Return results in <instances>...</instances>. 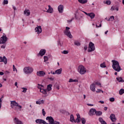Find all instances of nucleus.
Here are the masks:
<instances>
[{"instance_id":"nucleus-35","label":"nucleus","mask_w":124,"mask_h":124,"mask_svg":"<svg viewBox=\"0 0 124 124\" xmlns=\"http://www.w3.org/2000/svg\"><path fill=\"white\" fill-rule=\"evenodd\" d=\"M62 54H63V55H67L68 53H69V51L67 50H64L62 51Z\"/></svg>"},{"instance_id":"nucleus-28","label":"nucleus","mask_w":124,"mask_h":124,"mask_svg":"<svg viewBox=\"0 0 124 124\" xmlns=\"http://www.w3.org/2000/svg\"><path fill=\"white\" fill-rule=\"evenodd\" d=\"M69 83H76L78 82V79H73L72 78H70L68 81Z\"/></svg>"},{"instance_id":"nucleus-1","label":"nucleus","mask_w":124,"mask_h":124,"mask_svg":"<svg viewBox=\"0 0 124 124\" xmlns=\"http://www.w3.org/2000/svg\"><path fill=\"white\" fill-rule=\"evenodd\" d=\"M46 120L48 121V123H47L46 121L42 119H36L35 120V123L37 124H60V122L55 121V120H54V118H53L52 116L46 117Z\"/></svg>"},{"instance_id":"nucleus-15","label":"nucleus","mask_w":124,"mask_h":124,"mask_svg":"<svg viewBox=\"0 0 124 124\" xmlns=\"http://www.w3.org/2000/svg\"><path fill=\"white\" fill-rule=\"evenodd\" d=\"M14 122L16 124H24L21 120L16 117L14 119Z\"/></svg>"},{"instance_id":"nucleus-25","label":"nucleus","mask_w":124,"mask_h":124,"mask_svg":"<svg viewBox=\"0 0 124 124\" xmlns=\"http://www.w3.org/2000/svg\"><path fill=\"white\" fill-rule=\"evenodd\" d=\"M116 80L119 83H124V80L123 79V78H122V77H118V78H116Z\"/></svg>"},{"instance_id":"nucleus-55","label":"nucleus","mask_w":124,"mask_h":124,"mask_svg":"<svg viewBox=\"0 0 124 124\" xmlns=\"http://www.w3.org/2000/svg\"><path fill=\"white\" fill-rule=\"evenodd\" d=\"M15 86H16V88H18V83H17V82H15Z\"/></svg>"},{"instance_id":"nucleus-51","label":"nucleus","mask_w":124,"mask_h":124,"mask_svg":"<svg viewBox=\"0 0 124 124\" xmlns=\"http://www.w3.org/2000/svg\"><path fill=\"white\" fill-rule=\"evenodd\" d=\"M110 10L111 11H114V10H115V8H113V6H112L111 7Z\"/></svg>"},{"instance_id":"nucleus-7","label":"nucleus","mask_w":124,"mask_h":124,"mask_svg":"<svg viewBox=\"0 0 124 124\" xmlns=\"http://www.w3.org/2000/svg\"><path fill=\"white\" fill-rule=\"evenodd\" d=\"M23 72L25 74H31L33 72V68L31 66H26L23 68Z\"/></svg>"},{"instance_id":"nucleus-11","label":"nucleus","mask_w":124,"mask_h":124,"mask_svg":"<svg viewBox=\"0 0 124 124\" xmlns=\"http://www.w3.org/2000/svg\"><path fill=\"white\" fill-rule=\"evenodd\" d=\"M35 32L37 33V34H40L41 32H42V28L40 26H37L35 28Z\"/></svg>"},{"instance_id":"nucleus-50","label":"nucleus","mask_w":124,"mask_h":124,"mask_svg":"<svg viewBox=\"0 0 124 124\" xmlns=\"http://www.w3.org/2000/svg\"><path fill=\"white\" fill-rule=\"evenodd\" d=\"M2 97H3V96H2V97L0 98V104H2Z\"/></svg>"},{"instance_id":"nucleus-21","label":"nucleus","mask_w":124,"mask_h":124,"mask_svg":"<svg viewBox=\"0 0 124 124\" xmlns=\"http://www.w3.org/2000/svg\"><path fill=\"white\" fill-rule=\"evenodd\" d=\"M77 118L76 119V120H75V123H78V124H79L80 122L81 121V116H80V114L78 113L77 114Z\"/></svg>"},{"instance_id":"nucleus-24","label":"nucleus","mask_w":124,"mask_h":124,"mask_svg":"<svg viewBox=\"0 0 124 124\" xmlns=\"http://www.w3.org/2000/svg\"><path fill=\"white\" fill-rule=\"evenodd\" d=\"M98 121L101 124H107L106 122H105V121H104V120H103V118H102V117H99L98 118Z\"/></svg>"},{"instance_id":"nucleus-52","label":"nucleus","mask_w":124,"mask_h":124,"mask_svg":"<svg viewBox=\"0 0 124 124\" xmlns=\"http://www.w3.org/2000/svg\"><path fill=\"white\" fill-rule=\"evenodd\" d=\"M84 50L85 51H87V50H88V46H84Z\"/></svg>"},{"instance_id":"nucleus-19","label":"nucleus","mask_w":124,"mask_h":124,"mask_svg":"<svg viewBox=\"0 0 124 124\" xmlns=\"http://www.w3.org/2000/svg\"><path fill=\"white\" fill-rule=\"evenodd\" d=\"M46 12H47V13L52 14V13L54 12V9H53L50 5H48V9L46 10Z\"/></svg>"},{"instance_id":"nucleus-33","label":"nucleus","mask_w":124,"mask_h":124,"mask_svg":"<svg viewBox=\"0 0 124 124\" xmlns=\"http://www.w3.org/2000/svg\"><path fill=\"white\" fill-rule=\"evenodd\" d=\"M44 62H46V63H49V62H48V61L49 60V58H48V57L44 56Z\"/></svg>"},{"instance_id":"nucleus-8","label":"nucleus","mask_w":124,"mask_h":124,"mask_svg":"<svg viewBox=\"0 0 124 124\" xmlns=\"http://www.w3.org/2000/svg\"><path fill=\"white\" fill-rule=\"evenodd\" d=\"M94 51H95V46H94V44L92 42H90L88 46V52H89V53H91Z\"/></svg>"},{"instance_id":"nucleus-47","label":"nucleus","mask_w":124,"mask_h":124,"mask_svg":"<svg viewBox=\"0 0 124 124\" xmlns=\"http://www.w3.org/2000/svg\"><path fill=\"white\" fill-rule=\"evenodd\" d=\"M101 27H102L101 23H100L99 26L97 24L96 25V28H101Z\"/></svg>"},{"instance_id":"nucleus-56","label":"nucleus","mask_w":124,"mask_h":124,"mask_svg":"<svg viewBox=\"0 0 124 124\" xmlns=\"http://www.w3.org/2000/svg\"><path fill=\"white\" fill-rule=\"evenodd\" d=\"M87 105H88V106H93V105L92 104H87Z\"/></svg>"},{"instance_id":"nucleus-54","label":"nucleus","mask_w":124,"mask_h":124,"mask_svg":"<svg viewBox=\"0 0 124 124\" xmlns=\"http://www.w3.org/2000/svg\"><path fill=\"white\" fill-rule=\"evenodd\" d=\"M82 12H83V13L85 14V15H87V16H89V13H87V12H84V11H82Z\"/></svg>"},{"instance_id":"nucleus-18","label":"nucleus","mask_w":124,"mask_h":124,"mask_svg":"<svg viewBox=\"0 0 124 124\" xmlns=\"http://www.w3.org/2000/svg\"><path fill=\"white\" fill-rule=\"evenodd\" d=\"M23 13L25 16H30L31 15V11L29 9H25Z\"/></svg>"},{"instance_id":"nucleus-2","label":"nucleus","mask_w":124,"mask_h":124,"mask_svg":"<svg viewBox=\"0 0 124 124\" xmlns=\"http://www.w3.org/2000/svg\"><path fill=\"white\" fill-rule=\"evenodd\" d=\"M53 85L49 84L47 86L46 89H44V86L43 85L38 84L37 86L38 89L40 90V92L44 94V95H47L48 92L52 91V87Z\"/></svg>"},{"instance_id":"nucleus-37","label":"nucleus","mask_w":124,"mask_h":124,"mask_svg":"<svg viewBox=\"0 0 124 124\" xmlns=\"http://www.w3.org/2000/svg\"><path fill=\"white\" fill-rule=\"evenodd\" d=\"M100 67H101V68H105V67H106V64H105V62L101 63Z\"/></svg>"},{"instance_id":"nucleus-34","label":"nucleus","mask_w":124,"mask_h":124,"mask_svg":"<svg viewBox=\"0 0 124 124\" xmlns=\"http://www.w3.org/2000/svg\"><path fill=\"white\" fill-rule=\"evenodd\" d=\"M74 45L76 46H81V43H80V42H79V41H76L74 42Z\"/></svg>"},{"instance_id":"nucleus-22","label":"nucleus","mask_w":124,"mask_h":124,"mask_svg":"<svg viewBox=\"0 0 124 124\" xmlns=\"http://www.w3.org/2000/svg\"><path fill=\"white\" fill-rule=\"evenodd\" d=\"M45 102V101L44 99L39 100L38 101H36V104H38V105H42V104H44Z\"/></svg>"},{"instance_id":"nucleus-29","label":"nucleus","mask_w":124,"mask_h":124,"mask_svg":"<svg viewBox=\"0 0 124 124\" xmlns=\"http://www.w3.org/2000/svg\"><path fill=\"white\" fill-rule=\"evenodd\" d=\"M78 1L79 3L85 4V3H87V2H88V0H78Z\"/></svg>"},{"instance_id":"nucleus-61","label":"nucleus","mask_w":124,"mask_h":124,"mask_svg":"<svg viewBox=\"0 0 124 124\" xmlns=\"http://www.w3.org/2000/svg\"><path fill=\"white\" fill-rule=\"evenodd\" d=\"M108 33V31H107L105 32V34H107Z\"/></svg>"},{"instance_id":"nucleus-53","label":"nucleus","mask_w":124,"mask_h":124,"mask_svg":"<svg viewBox=\"0 0 124 124\" xmlns=\"http://www.w3.org/2000/svg\"><path fill=\"white\" fill-rule=\"evenodd\" d=\"M99 103H101V104H104V101H99Z\"/></svg>"},{"instance_id":"nucleus-12","label":"nucleus","mask_w":124,"mask_h":124,"mask_svg":"<svg viewBox=\"0 0 124 124\" xmlns=\"http://www.w3.org/2000/svg\"><path fill=\"white\" fill-rule=\"evenodd\" d=\"M0 62H4V64H7V58L5 56H0Z\"/></svg>"},{"instance_id":"nucleus-45","label":"nucleus","mask_w":124,"mask_h":124,"mask_svg":"<svg viewBox=\"0 0 124 124\" xmlns=\"http://www.w3.org/2000/svg\"><path fill=\"white\" fill-rule=\"evenodd\" d=\"M42 114L43 116H45V115H46V112L44 110V108L42 109Z\"/></svg>"},{"instance_id":"nucleus-16","label":"nucleus","mask_w":124,"mask_h":124,"mask_svg":"<svg viewBox=\"0 0 124 124\" xmlns=\"http://www.w3.org/2000/svg\"><path fill=\"white\" fill-rule=\"evenodd\" d=\"M110 120L113 122H116L117 118H116V115L114 114H111L109 117Z\"/></svg>"},{"instance_id":"nucleus-26","label":"nucleus","mask_w":124,"mask_h":124,"mask_svg":"<svg viewBox=\"0 0 124 124\" xmlns=\"http://www.w3.org/2000/svg\"><path fill=\"white\" fill-rule=\"evenodd\" d=\"M70 121L71 123H75V119H74V116H73L72 114L70 115Z\"/></svg>"},{"instance_id":"nucleus-9","label":"nucleus","mask_w":124,"mask_h":124,"mask_svg":"<svg viewBox=\"0 0 124 124\" xmlns=\"http://www.w3.org/2000/svg\"><path fill=\"white\" fill-rule=\"evenodd\" d=\"M7 41V37H6L5 33H3L2 36L0 38V44H5V43H6Z\"/></svg>"},{"instance_id":"nucleus-27","label":"nucleus","mask_w":124,"mask_h":124,"mask_svg":"<svg viewBox=\"0 0 124 124\" xmlns=\"http://www.w3.org/2000/svg\"><path fill=\"white\" fill-rule=\"evenodd\" d=\"M91 19H93L94 18L95 15L93 13H89L88 16Z\"/></svg>"},{"instance_id":"nucleus-60","label":"nucleus","mask_w":124,"mask_h":124,"mask_svg":"<svg viewBox=\"0 0 124 124\" xmlns=\"http://www.w3.org/2000/svg\"><path fill=\"white\" fill-rule=\"evenodd\" d=\"M115 9L116 11H119V7H117Z\"/></svg>"},{"instance_id":"nucleus-64","label":"nucleus","mask_w":124,"mask_h":124,"mask_svg":"<svg viewBox=\"0 0 124 124\" xmlns=\"http://www.w3.org/2000/svg\"><path fill=\"white\" fill-rule=\"evenodd\" d=\"M123 4L124 5V0H122Z\"/></svg>"},{"instance_id":"nucleus-63","label":"nucleus","mask_w":124,"mask_h":124,"mask_svg":"<svg viewBox=\"0 0 124 124\" xmlns=\"http://www.w3.org/2000/svg\"><path fill=\"white\" fill-rule=\"evenodd\" d=\"M83 96H84V99H86V95L84 94Z\"/></svg>"},{"instance_id":"nucleus-32","label":"nucleus","mask_w":124,"mask_h":124,"mask_svg":"<svg viewBox=\"0 0 124 124\" xmlns=\"http://www.w3.org/2000/svg\"><path fill=\"white\" fill-rule=\"evenodd\" d=\"M104 3H105V4H107V5H111V0H107L106 1L104 2Z\"/></svg>"},{"instance_id":"nucleus-48","label":"nucleus","mask_w":124,"mask_h":124,"mask_svg":"<svg viewBox=\"0 0 124 124\" xmlns=\"http://www.w3.org/2000/svg\"><path fill=\"white\" fill-rule=\"evenodd\" d=\"M50 73L51 74H53V75H56V74H57V73H56V71L55 72L51 71Z\"/></svg>"},{"instance_id":"nucleus-41","label":"nucleus","mask_w":124,"mask_h":124,"mask_svg":"<svg viewBox=\"0 0 124 124\" xmlns=\"http://www.w3.org/2000/svg\"><path fill=\"white\" fill-rule=\"evenodd\" d=\"M109 100L110 101V102H114V101H115V98L110 97L109 98Z\"/></svg>"},{"instance_id":"nucleus-17","label":"nucleus","mask_w":124,"mask_h":124,"mask_svg":"<svg viewBox=\"0 0 124 124\" xmlns=\"http://www.w3.org/2000/svg\"><path fill=\"white\" fill-rule=\"evenodd\" d=\"M46 53V49H41L40 51L39 52V56H40L41 57H43L44 55Z\"/></svg>"},{"instance_id":"nucleus-59","label":"nucleus","mask_w":124,"mask_h":124,"mask_svg":"<svg viewBox=\"0 0 124 124\" xmlns=\"http://www.w3.org/2000/svg\"><path fill=\"white\" fill-rule=\"evenodd\" d=\"M3 74H4L3 73V72H0V75L2 76V75H3Z\"/></svg>"},{"instance_id":"nucleus-14","label":"nucleus","mask_w":124,"mask_h":124,"mask_svg":"<svg viewBox=\"0 0 124 124\" xmlns=\"http://www.w3.org/2000/svg\"><path fill=\"white\" fill-rule=\"evenodd\" d=\"M64 7L63 5L60 4L58 7V10L59 13H62L63 12Z\"/></svg>"},{"instance_id":"nucleus-62","label":"nucleus","mask_w":124,"mask_h":124,"mask_svg":"<svg viewBox=\"0 0 124 124\" xmlns=\"http://www.w3.org/2000/svg\"><path fill=\"white\" fill-rule=\"evenodd\" d=\"M56 89H57V90H60V86H57V87H56Z\"/></svg>"},{"instance_id":"nucleus-20","label":"nucleus","mask_w":124,"mask_h":124,"mask_svg":"<svg viewBox=\"0 0 124 124\" xmlns=\"http://www.w3.org/2000/svg\"><path fill=\"white\" fill-rule=\"evenodd\" d=\"M95 84L93 83L90 85V89L92 92H95Z\"/></svg>"},{"instance_id":"nucleus-57","label":"nucleus","mask_w":124,"mask_h":124,"mask_svg":"<svg viewBox=\"0 0 124 124\" xmlns=\"http://www.w3.org/2000/svg\"><path fill=\"white\" fill-rule=\"evenodd\" d=\"M13 8L14 9V10H16V7H15V6L13 5Z\"/></svg>"},{"instance_id":"nucleus-6","label":"nucleus","mask_w":124,"mask_h":124,"mask_svg":"<svg viewBox=\"0 0 124 124\" xmlns=\"http://www.w3.org/2000/svg\"><path fill=\"white\" fill-rule=\"evenodd\" d=\"M70 28L68 27H66L65 30H64L63 33L65 35L67 36L69 38H70L71 39L72 38H73V36L71 34V32H70Z\"/></svg>"},{"instance_id":"nucleus-31","label":"nucleus","mask_w":124,"mask_h":124,"mask_svg":"<svg viewBox=\"0 0 124 124\" xmlns=\"http://www.w3.org/2000/svg\"><path fill=\"white\" fill-rule=\"evenodd\" d=\"M95 114L96 116H101L102 115V111L96 110V112Z\"/></svg>"},{"instance_id":"nucleus-46","label":"nucleus","mask_w":124,"mask_h":124,"mask_svg":"<svg viewBox=\"0 0 124 124\" xmlns=\"http://www.w3.org/2000/svg\"><path fill=\"white\" fill-rule=\"evenodd\" d=\"M6 47V45H3L0 46V48H1V49H5V47Z\"/></svg>"},{"instance_id":"nucleus-38","label":"nucleus","mask_w":124,"mask_h":124,"mask_svg":"<svg viewBox=\"0 0 124 124\" xmlns=\"http://www.w3.org/2000/svg\"><path fill=\"white\" fill-rule=\"evenodd\" d=\"M3 5L8 4V0H3L2 2Z\"/></svg>"},{"instance_id":"nucleus-44","label":"nucleus","mask_w":124,"mask_h":124,"mask_svg":"<svg viewBox=\"0 0 124 124\" xmlns=\"http://www.w3.org/2000/svg\"><path fill=\"white\" fill-rule=\"evenodd\" d=\"M96 93H103L104 92H103V91L101 89H97V91H96Z\"/></svg>"},{"instance_id":"nucleus-49","label":"nucleus","mask_w":124,"mask_h":124,"mask_svg":"<svg viewBox=\"0 0 124 124\" xmlns=\"http://www.w3.org/2000/svg\"><path fill=\"white\" fill-rule=\"evenodd\" d=\"M49 80H50V81H54V80H55V78H49Z\"/></svg>"},{"instance_id":"nucleus-5","label":"nucleus","mask_w":124,"mask_h":124,"mask_svg":"<svg viewBox=\"0 0 124 124\" xmlns=\"http://www.w3.org/2000/svg\"><path fill=\"white\" fill-rule=\"evenodd\" d=\"M77 71L80 75H84L87 73V68L84 65L80 64L78 67Z\"/></svg>"},{"instance_id":"nucleus-23","label":"nucleus","mask_w":124,"mask_h":124,"mask_svg":"<svg viewBox=\"0 0 124 124\" xmlns=\"http://www.w3.org/2000/svg\"><path fill=\"white\" fill-rule=\"evenodd\" d=\"M62 72V68H61L56 70L57 75H61Z\"/></svg>"},{"instance_id":"nucleus-3","label":"nucleus","mask_w":124,"mask_h":124,"mask_svg":"<svg viewBox=\"0 0 124 124\" xmlns=\"http://www.w3.org/2000/svg\"><path fill=\"white\" fill-rule=\"evenodd\" d=\"M111 62L112 63V68L115 70V71L120 72V71L122 70V68H121V66L120 65L119 62L116 60H112L111 61Z\"/></svg>"},{"instance_id":"nucleus-10","label":"nucleus","mask_w":124,"mask_h":124,"mask_svg":"<svg viewBox=\"0 0 124 124\" xmlns=\"http://www.w3.org/2000/svg\"><path fill=\"white\" fill-rule=\"evenodd\" d=\"M37 77H44L46 75V72L44 71H38L36 72Z\"/></svg>"},{"instance_id":"nucleus-36","label":"nucleus","mask_w":124,"mask_h":124,"mask_svg":"<svg viewBox=\"0 0 124 124\" xmlns=\"http://www.w3.org/2000/svg\"><path fill=\"white\" fill-rule=\"evenodd\" d=\"M119 94H120V95H122V94H124V89H121L119 90Z\"/></svg>"},{"instance_id":"nucleus-39","label":"nucleus","mask_w":124,"mask_h":124,"mask_svg":"<svg viewBox=\"0 0 124 124\" xmlns=\"http://www.w3.org/2000/svg\"><path fill=\"white\" fill-rule=\"evenodd\" d=\"M13 69L14 72L16 71V73H18V70H17V68L15 67V65H13Z\"/></svg>"},{"instance_id":"nucleus-42","label":"nucleus","mask_w":124,"mask_h":124,"mask_svg":"<svg viewBox=\"0 0 124 124\" xmlns=\"http://www.w3.org/2000/svg\"><path fill=\"white\" fill-rule=\"evenodd\" d=\"M81 123L82 124H86V119H85V118H82L81 119Z\"/></svg>"},{"instance_id":"nucleus-58","label":"nucleus","mask_w":124,"mask_h":124,"mask_svg":"<svg viewBox=\"0 0 124 124\" xmlns=\"http://www.w3.org/2000/svg\"><path fill=\"white\" fill-rule=\"evenodd\" d=\"M104 109L105 111H107V109H108V108L105 107L104 108Z\"/></svg>"},{"instance_id":"nucleus-40","label":"nucleus","mask_w":124,"mask_h":124,"mask_svg":"<svg viewBox=\"0 0 124 124\" xmlns=\"http://www.w3.org/2000/svg\"><path fill=\"white\" fill-rule=\"evenodd\" d=\"M95 85H96L97 86H99L100 88H101V87H102V86L101 85V83L99 82H96L95 83Z\"/></svg>"},{"instance_id":"nucleus-4","label":"nucleus","mask_w":124,"mask_h":124,"mask_svg":"<svg viewBox=\"0 0 124 124\" xmlns=\"http://www.w3.org/2000/svg\"><path fill=\"white\" fill-rule=\"evenodd\" d=\"M11 107L14 110H19L22 111V106L19 105L16 101H11Z\"/></svg>"},{"instance_id":"nucleus-13","label":"nucleus","mask_w":124,"mask_h":124,"mask_svg":"<svg viewBox=\"0 0 124 124\" xmlns=\"http://www.w3.org/2000/svg\"><path fill=\"white\" fill-rule=\"evenodd\" d=\"M96 112V109L95 108H91L89 112V115L90 116H93L95 115V113Z\"/></svg>"},{"instance_id":"nucleus-30","label":"nucleus","mask_w":124,"mask_h":124,"mask_svg":"<svg viewBox=\"0 0 124 124\" xmlns=\"http://www.w3.org/2000/svg\"><path fill=\"white\" fill-rule=\"evenodd\" d=\"M115 20V17L113 16L109 17V19H108V22H113Z\"/></svg>"},{"instance_id":"nucleus-43","label":"nucleus","mask_w":124,"mask_h":124,"mask_svg":"<svg viewBox=\"0 0 124 124\" xmlns=\"http://www.w3.org/2000/svg\"><path fill=\"white\" fill-rule=\"evenodd\" d=\"M22 90H23L22 91V93H27V91L28 89H27L26 88H24V87L22 88Z\"/></svg>"}]
</instances>
